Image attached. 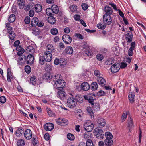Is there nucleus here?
<instances>
[{"label": "nucleus", "instance_id": "nucleus-1", "mask_svg": "<svg viewBox=\"0 0 146 146\" xmlns=\"http://www.w3.org/2000/svg\"><path fill=\"white\" fill-rule=\"evenodd\" d=\"M76 101L74 98L70 97L67 99V105L70 108H74L76 106Z\"/></svg>", "mask_w": 146, "mask_h": 146}, {"label": "nucleus", "instance_id": "nucleus-2", "mask_svg": "<svg viewBox=\"0 0 146 146\" xmlns=\"http://www.w3.org/2000/svg\"><path fill=\"white\" fill-rule=\"evenodd\" d=\"M65 84L64 80L59 79L57 80L54 83V85L56 88L61 90L64 87Z\"/></svg>", "mask_w": 146, "mask_h": 146}, {"label": "nucleus", "instance_id": "nucleus-3", "mask_svg": "<svg viewBox=\"0 0 146 146\" xmlns=\"http://www.w3.org/2000/svg\"><path fill=\"white\" fill-rule=\"evenodd\" d=\"M94 133L96 134V137L99 139H102L104 136V133L100 129L96 128L94 129Z\"/></svg>", "mask_w": 146, "mask_h": 146}, {"label": "nucleus", "instance_id": "nucleus-4", "mask_svg": "<svg viewBox=\"0 0 146 146\" xmlns=\"http://www.w3.org/2000/svg\"><path fill=\"white\" fill-rule=\"evenodd\" d=\"M23 59L25 60V64H31L33 63L34 60V57L31 54H29L27 56H23Z\"/></svg>", "mask_w": 146, "mask_h": 146}, {"label": "nucleus", "instance_id": "nucleus-5", "mask_svg": "<svg viewBox=\"0 0 146 146\" xmlns=\"http://www.w3.org/2000/svg\"><path fill=\"white\" fill-rule=\"evenodd\" d=\"M103 21L105 24L110 25L112 23V19L110 15L105 14L103 16Z\"/></svg>", "mask_w": 146, "mask_h": 146}, {"label": "nucleus", "instance_id": "nucleus-6", "mask_svg": "<svg viewBox=\"0 0 146 146\" xmlns=\"http://www.w3.org/2000/svg\"><path fill=\"white\" fill-rule=\"evenodd\" d=\"M84 97L85 100H88L89 102L91 104H93L94 100L96 99V96L92 94L85 95Z\"/></svg>", "mask_w": 146, "mask_h": 146}, {"label": "nucleus", "instance_id": "nucleus-7", "mask_svg": "<svg viewBox=\"0 0 146 146\" xmlns=\"http://www.w3.org/2000/svg\"><path fill=\"white\" fill-rule=\"evenodd\" d=\"M52 53L49 51H45L44 54V57L45 60L47 62H50L52 59Z\"/></svg>", "mask_w": 146, "mask_h": 146}, {"label": "nucleus", "instance_id": "nucleus-8", "mask_svg": "<svg viewBox=\"0 0 146 146\" xmlns=\"http://www.w3.org/2000/svg\"><path fill=\"white\" fill-rule=\"evenodd\" d=\"M63 41L66 44H70L72 42V38L68 35L67 34L64 35L62 37Z\"/></svg>", "mask_w": 146, "mask_h": 146}, {"label": "nucleus", "instance_id": "nucleus-9", "mask_svg": "<svg viewBox=\"0 0 146 146\" xmlns=\"http://www.w3.org/2000/svg\"><path fill=\"white\" fill-rule=\"evenodd\" d=\"M23 134L25 138L29 140L32 138V134L30 129H27L24 131Z\"/></svg>", "mask_w": 146, "mask_h": 146}, {"label": "nucleus", "instance_id": "nucleus-10", "mask_svg": "<svg viewBox=\"0 0 146 146\" xmlns=\"http://www.w3.org/2000/svg\"><path fill=\"white\" fill-rule=\"evenodd\" d=\"M84 126L85 129L88 132L91 131L94 128L93 123H88V122L86 123Z\"/></svg>", "mask_w": 146, "mask_h": 146}, {"label": "nucleus", "instance_id": "nucleus-11", "mask_svg": "<svg viewBox=\"0 0 146 146\" xmlns=\"http://www.w3.org/2000/svg\"><path fill=\"white\" fill-rule=\"evenodd\" d=\"M119 64L118 63L112 65L110 69L112 73H114L118 71L119 70Z\"/></svg>", "mask_w": 146, "mask_h": 146}, {"label": "nucleus", "instance_id": "nucleus-12", "mask_svg": "<svg viewBox=\"0 0 146 146\" xmlns=\"http://www.w3.org/2000/svg\"><path fill=\"white\" fill-rule=\"evenodd\" d=\"M57 123L59 125H63L68 124V120L64 118H59L56 120Z\"/></svg>", "mask_w": 146, "mask_h": 146}, {"label": "nucleus", "instance_id": "nucleus-13", "mask_svg": "<svg viewBox=\"0 0 146 146\" xmlns=\"http://www.w3.org/2000/svg\"><path fill=\"white\" fill-rule=\"evenodd\" d=\"M80 86L81 89L84 91H87L90 88L89 84L86 82H83Z\"/></svg>", "mask_w": 146, "mask_h": 146}, {"label": "nucleus", "instance_id": "nucleus-14", "mask_svg": "<svg viewBox=\"0 0 146 146\" xmlns=\"http://www.w3.org/2000/svg\"><path fill=\"white\" fill-rule=\"evenodd\" d=\"M54 125L50 123H46L44 126V129L47 131H50L52 130L54 128Z\"/></svg>", "mask_w": 146, "mask_h": 146}, {"label": "nucleus", "instance_id": "nucleus-15", "mask_svg": "<svg viewBox=\"0 0 146 146\" xmlns=\"http://www.w3.org/2000/svg\"><path fill=\"white\" fill-rule=\"evenodd\" d=\"M125 39L127 42L129 43L131 42L132 40L133 35L132 33L130 32H129L125 35Z\"/></svg>", "mask_w": 146, "mask_h": 146}, {"label": "nucleus", "instance_id": "nucleus-16", "mask_svg": "<svg viewBox=\"0 0 146 146\" xmlns=\"http://www.w3.org/2000/svg\"><path fill=\"white\" fill-rule=\"evenodd\" d=\"M97 125L99 127H104L106 124L105 120L102 118L98 119L97 121Z\"/></svg>", "mask_w": 146, "mask_h": 146}, {"label": "nucleus", "instance_id": "nucleus-17", "mask_svg": "<svg viewBox=\"0 0 146 146\" xmlns=\"http://www.w3.org/2000/svg\"><path fill=\"white\" fill-rule=\"evenodd\" d=\"M105 14L111 15L112 14L113 11L111 8L108 6H106L104 8Z\"/></svg>", "mask_w": 146, "mask_h": 146}, {"label": "nucleus", "instance_id": "nucleus-18", "mask_svg": "<svg viewBox=\"0 0 146 146\" xmlns=\"http://www.w3.org/2000/svg\"><path fill=\"white\" fill-rule=\"evenodd\" d=\"M23 56H25V55L23 54L19 57L18 60V64L22 65L25 64V60L23 59Z\"/></svg>", "mask_w": 146, "mask_h": 146}, {"label": "nucleus", "instance_id": "nucleus-19", "mask_svg": "<svg viewBox=\"0 0 146 146\" xmlns=\"http://www.w3.org/2000/svg\"><path fill=\"white\" fill-rule=\"evenodd\" d=\"M17 2L20 9H23L24 8L25 4L24 0H17Z\"/></svg>", "mask_w": 146, "mask_h": 146}, {"label": "nucleus", "instance_id": "nucleus-20", "mask_svg": "<svg viewBox=\"0 0 146 146\" xmlns=\"http://www.w3.org/2000/svg\"><path fill=\"white\" fill-rule=\"evenodd\" d=\"M66 95V94L64 91L60 90L58 92L57 96L61 99H62L65 97Z\"/></svg>", "mask_w": 146, "mask_h": 146}, {"label": "nucleus", "instance_id": "nucleus-21", "mask_svg": "<svg viewBox=\"0 0 146 146\" xmlns=\"http://www.w3.org/2000/svg\"><path fill=\"white\" fill-rule=\"evenodd\" d=\"M38 23V19L36 17H34L31 21V25L32 27H35L37 26Z\"/></svg>", "mask_w": 146, "mask_h": 146}, {"label": "nucleus", "instance_id": "nucleus-22", "mask_svg": "<svg viewBox=\"0 0 146 146\" xmlns=\"http://www.w3.org/2000/svg\"><path fill=\"white\" fill-rule=\"evenodd\" d=\"M12 73L10 68H8L7 70V79L8 82H11V78H12Z\"/></svg>", "mask_w": 146, "mask_h": 146}, {"label": "nucleus", "instance_id": "nucleus-23", "mask_svg": "<svg viewBox=\"0 0 146 146\" xmlns=\"http://www.w3.org/2000/svg\"><path fill=\"white\" fill-rule=\"evenodd\" d=\"M128 127L129 128H131L134 127L133 122V119L131 117L129 116L128 119Z\"/></svg>", "mask_w": 146, "mask_h": 146}, {"label": "nucleus", "instance_id": "nucleus-24", "mask_svg": "<svg viewBox=\"0 0 146 146\" xmlns=\"http://www.w3.org/2000/svg\"><path fill=\"white\" fill-rule=\"evenodd\" d=\"M24 130L23 129L19 128L16 131L15 133L17 136H20L22 134H24Z\"/></svg>", "mask_w": 146, "mask_h": 146}, {"label": "nucleus", "instance_id": "nucleus-25", "mask_svg": "<svg viewBox=\"0 0 146 146\" xmlns=\"http://www.w3.org/2000/svg\"><path fill=\"white\" fill-rule=\"evenodd\" d=\"M65 52L67 54H71L73 53V48L71 46L66 47L65 49Z\"/></svg>", "mask_w": 146, "mask_h": 146}, {"label": "nucleus", "instance_id": "nucleus-26", "mask_svg": "<svg viewBox=\"0 0 146 146\" xmlns=\"http://www.w3.org/2000/svg\"><path fill=\"white\" fill-rule=\"evenodd\" d=\"M35 11L37 13L40 12L42 10V7L40 4H36L35 7Z\"/></svg>", "mask_w": 146, "mask_h": 146}, {"label": "nucleus", "instance_id": "nucleus-27", "mask_svg": "<svg viewBox=\"0 0 146 146\" xmlns=\"http://www.w3.org/2000/svg\"><path fill=\"white\" fill-rule=\"evenodd\" d=\"M52 9L54 13L57 14L59 11L58 7L55 5H53L52 6Z\"/></svg>", "mask_w": 146, "mask_h": 146}, {"label": "nucleus", "instance_id": "nucleus-28", "mask_svg": "<svg viewBox=\"0 0 146 146\" xmlns=\"http://www.w3.org/2000/svg\"><path fill=\"white\" fill-rule=\"evenodd\" d=\"M26 50L28 52L31 53H33L35 51V50L33 47L31 46H29L26 48Z\"/></svg>", "mask_w": 146, "mask_h": 146}, {"label": "nucleus", "instance_id": "nucleus-29", "mask_svg": "<svg viewBox=\"0 0 146 146\" xmlns=\"http://www.w3.org/2000/svg\"><path fill=\"white\" fill-rule=\"evenodd\" d=\"M98 81L99 84L101 85L102 86L104 85L106 82L105 80L102 77H100L98 79Z\"/></svg>", "mask_w": 146, "mask_h": 146}, {"label": "nucleus", "instance_id": "nucleus-30", "mask_svg": "<svg viewBox=\"0 0 146 146\" xmlns=\"http://www.w3.org/2000/svg\"><path fill=\"white\" fill-rule=\"evenodd\" d=\"M104 142L107 146H111L113 144V141L112 139H106L104 141Z\"/></svg>", "mask_w": 146, "mask_h": 146}, {"label": "nucleus", "instance_id": "nucleus-31", "mask_svg": "<svg viewBox=\"0 0 146 146\" xmlns=\"http://www.w3.org/2000/svg\"><path fill=\"white\" fill-rule=\"evenodd\" d=\"M98 87V85L96 82H93L91 85V89L93 91L96 90Z\"/></svg>", "mask_w": 146, "mask_h": 146}, {"label": "nucleus", "instance_id": "nucleus-32", "mask_svg": "<svg viewBox=\"0 0 146 146\" xmlns=\"http://www.w3.org/2000/svg\"><path fill=\"white\" fill-rule=\"evenodd\" d=\"M86 110L89 115L91 116V117L92 118L94 117V114L92 108L90 106L88 107L87 108Z\"/></svg>", "mask_w": 146, "mask_h": 146}, {"label": "nucleus", "instance_id": "nucleus-33", "mask_svg": "<svg viewBox=\"0 0 146 146\" xmlns=\"http://www.w3.org/2000/svg\"><path fill=\"white\" fill-rule=\"evenodd\" d=\"M46 13L47 15L49 16L50 17L52 16L54 14L52 10L50 8H48L46 9Z\"/></svg>", "mask_w": 146, "mask_h": 146}, {"label": "nucleus", "instance_id": "nucleus-34", "mask_svg": "<svg viewBox=\"0 0 146 146\" xmlns=\"http://www.w3.org/2000/svg\"><path fill=\"white\" fill-rule=\"evenodd\" d=\"M30 80L31 83L35 85L36 83V78L35 76L32 75L30 78Z\"/></svg>", "mask_w": 146, "mask_h": 146}, {"label": "nucleus", "instance_id": "nucleus-35", "mask_svg": "<svg viewBox=\"0 0 146 146\" xmlns=\"http://www.w3.org/2000/svg\"><path fill=\"white\" fill-rule=\"evenodd\" d=\"M48 21L49 23L53 25L56 22L55 19L53 16L49 17L48 18Z\"/></svg>", "mask_w": 146, "mask_h": 146}, {"label": "nucleus", "instance_id": "nucleus-36", "mask_svg": "<svg viewBox=\"0 0 146 146\" xmlns=\"http://www.w3.org/2000/svg\"><path fill=\"white\" fill-rule=\"evenodd\" d=\"M47 48L48 50L46 51H49V52L51 53H52L54 52V48L52 45H48L47 46Z\"/></svg>", "mask_w": 146, "mask_h": 146}, {"label": "nucleus", "instance_id": "nucleus-37", "mask_svg": "<svg viewBox=\"0 0 146 146\" xmlns=\"http://www.w3.org/2000/svg\"><path fill=\"white\" fill-rule=\"evenodd\" d=\"M15 20V16L14 14H11L9 18L8 21L11 23L13 22Z\"/></svg>", "mask_w": 146, "mask_h": 146}, {"label": "nucleus", "instance_id": "nucleus-38", "mask_svg": "<svg viewBox=\"0 0 146 146\" xmlns=\"http://www.w3.org/2000/svg\"><path fill=\"white\" fill-rule=\"evenodd\" d=\"M17 146H24L25 143L24 140L23 139L19 140L17 143Z\"/></svg>", "mask_w": 146, "mask_h": 146}, {"label": "nucleus", "instance_id": "nucleus-39", "mask_svg": "<svg viewBox=\"0 0 146 146\" xmlns=\"http://www.w3.org/2000/svg\"><path fill=\"white\" fill-rule=\"evenodd\" d=\"M105 136L106 139H112L113 138V135L112 134L109 132H107L105 133Z\"/></svg>", "mask_w": 146, "mask_h": 146}, {"label": "nucleus", "instance_id": "nucleus-40", "mask_svg": "<svg viewBox=\"0 0 146 146\" xmlns=\"http://www.w3.org/2000/svg\"><path fill=\"white\" fill-rule=\"evenodd\" d=\"M135 94H134L131 93L128 96L129 100L131 103H133L134 101Z\"/></svg>", "mask_w": 146, "mask_h": 146}, {"label": "nucleus", "instance_id": "nucleus-41", "mask_svg": "<svg viewBox=\"0 0 146 146\" xmlns=\"http://www.w3.org/2000/svg\"><path fill=\"white\" fill-rule=\"evenodd\" d=\"M86 146H94L92 141L90 139H88L86 143Z\"/></svg>", "mask_w": 146, "mask_h": 146}, {"label": "nucleus", "instance_id": "nucleus-42", "mask_svg": "<svg viewBox=\"0 0 146 146\" xmlns=\"http://www.w3.org/2000/svg\"><path fill=\"white\" fill-rule=\"evenodd\" d=\"M8 36L9 39L11 40H13L15 37V34L14 32L9 33Z\"/></svg>", "mask_w": 146, "mask_h": 146}, {"label": "nucleus", "instance_id": "nucleus-43", "mask_svg": "<svg viewBox=\"0 0 146 146\" xmlns=\"http://www.w3.org/2000/svg\"><path fill=\"white\" fill-rule=\"evenodd\" d=\"M51 33L53 35H56L58 33L57 29L56 28H53L51 30Z\"/></svg>", "mask_w": 146, "mask_h": 146}, {"label": "nucleus", "instance_id": "nucleus-44", "mask_svg": "<svg viewBox=\"0 0 146 146\" xmlns=\"http://www.w3.org/2000/svg\"><path fill=\"white\" fill-rule=\"evenodd\" d=\"M60 76V75L58 74L56 75H54V76H52L51 79L53 81L54 83L56 82L57 80H59L58 79Z\"/></svg>", "mask_w": 146, "mask_h": 146}, {"label": "nucleus", "instance_id": "nucleus-45", "mask_svg": "<svg viewBox=\"0 0 146 146\" xmlns=\"http://www.w3.org/2000/svg\"><path fill=\"white\" fill-rule=\"evenodd\" d=\"M67 136L68 139L70 140H73L74 139V136L72 134L68 133Z\"/></svg>", "mask_w": 146, "mask_h": 146}, {"label": "nucleus", "instance_id": "nucleus-46", "mask_svg": "<svg viewBox=\"0 0 146 146\" xmlns=\"http://www.w3.org/2000/svg\"><path fill=\"white\" fill-rule=\"evenodd\" d=\"M25 70L26 73H29L31 72V68L28 65H27L25 67Z\"/></svg>", "mask_w": 146, "mask_h": 146}, {"label": "nucleus", "instance_id": "nucleus-47", "mask_svg": "<svg viewBox=\"0 0 146 146\" xmlns=\"http://www.w3.org/2000/svg\"><path fill=\"white\" fill-rule=\"evenodd\" d=\"M45 61L44 59V56H41L39 57V63L41 65L43 64L44 63V61Z\"/></svg>", "mask_w": 146, "mask_h": 146}, {"label": "nucleus", "instance_id": "nucleus-48", "mask_svg": "<svg viewBox=\"0 0 146 146\" xmlns=\"http://www.w3.org/2000/svg\"><path fill=\"white\" fill-rule=\"evenodd\" d=\"M40 31L39 30L36 28H35L33 31V33L35 34V35H37L40 33Z\"/></svg>", "mask_w": 146, "mask_h": 146}, {"label": "nucleus", "instance_id": "nucleus-49", "mask_svg": "<svg viewBox=\"0 0 146 146\" xmlns=\"http://www.w3.org/2000/svg\"><path fill=\"white\" fill-rule=\"evenodd\" d=\"M71 11L72 12H74L76 10V6L75 5H73L70 7Z\"/></svg>", "mask_w": 146, "mask_h": 146}, {"label": "nucleus", "instance_id": "nucleus-50", "mask_svg": "<svg viewBox=\"0 0 146 146\" xmlns=\"http://www.w3.org/2000/svg\"><path fill=\"white\" fill-rule=\"evenodd\" d=\"M129 113V111H127L126 113H123L121 117V119L123 121L125 120L127 117V113Z\"/></svg>", "mask_w": 146, "mask_h": 146}, {"label": "nucleus", "instance_id": "nucleus-51", "mask_svg": "<svg viewBox=\"0 0 146 146\" xmlns=\"http://www.w3.org/2000/svg\"><path fill=\"white\" fill-rule=\"evenodd\" d=\"M91 104L92 105V107L94 110H98L99 109V105L98 104H96L94 103V102H93V104Z\"/></svg>", "mask_w": 146, "mask_h": 146}, {"label": "nucleus", "instance_id": "nucleus-52", "mask_svg": "<svg viewBox=\"0 0 146 146\" xmlns=\"http://www.w3.org/2000/svg\"><path fill=\"white\" fill-rule=\"evenodd\" d=\"M82 9L84 10H86L88 7V5L86 3H83L82 4Z\"/></svg>", "mask_w": 146, "mask_h": 146}, {"label": "nucleus", "instance_id": "nucleus-53", "mask_svg": "<svg viewBox=\"0 0 146 146\" xmlns=\"http://www.w3.org/2000/svg\"><path fill=\"white\" fill-rule=\"evenodd\" d=\"M97 27L100 29H105V26L104 25H103L101 23H100L99 24H98L97 25Z\"/></svg>", "mask_w": 146, "mask_h": 146}, {"label": "nucleus", "instance_id": "nucleus-54", "mask_svg": "<svg viewBox=\"0 0 146 146\" xmlns=\"http://www.w3.org/2000/svg\"><path fill=\"white\" fill-rule=\"evenodd\" d=\"M6 101V98L4 96H1L0 97V102L2 103H5Z\"/></svg>", "mask_w": 146, "mask_h": 146}, {"label": "nucleus", "instance_id": "nucleus-55", "mask_svg": "<svg viewBox=\"0 0 146 146\" xmlns=\"http://www.w3.org/2000/svg\"><path fill=\"white\" fill-rule=\"evenodd\" d=\"M61 60L57 58H56L54 61V64L56 65H58V64L61 63Z\"/></svg>", "mask_w": 146, "mask_h": 146}, {"label": "nucleus", "instance_id": "nucleus-56", "mask_svg": "<svg viewBox=\"0 0 146 146\" xmlns=\"http://www.w3.org/2000/svg\"><path fill=\"white\" fill-rule=\"evenodd\" d=\"M24 21L26 24H29L30 21V17L28 16L26 17Z\"/></svg>", "mask_w": 146, "mask_h": 146}, {"label": "nucleus", "instance_id": "nucleus-57", "mask_svg": "<svg viewBox=\"0 0 146 146\" xmlns=\"http://www.w3.org/2000/svg\"><path fill=\"white\" fill-rule=\"evenodd\" d=\"M59 48L61 50L65 48V46L63 43L60 42L58 45Z\"/></svg>", "mask_w": 146, "mask_h": 146}, {"label": "nucleus", "instance_id": "nucleus-58", "mask_svg": "<svg viewBox=\"0 0 146 146\" xmlns=\"http://www.w3.org/2000/svg\"><path fill=\"white\" fill-rule=\"evenodd\" d=\"M96 58L98 60L101 61L103 59V56L102 55L99 54L97 55Z\"/></svg>", "mask_w": 146, "mask_h": 146}, {"label": "nucleus", "instance_id": "nucleus-59", "mask_svg": "<svg viewBox=\"0 0 146 146\" xmlns=\"http://www.w3.org/2000/svg\"><path fill=\"white\" fill-rule=\"evenodd\" d=\"M133 49H132V47H130L128 51V53L129 56H131L133 55Z\"/></svg>", "mask_w": 146, "mask_h": 146}, {"label": "nucleus", "instance_id": "nucleus-60", "mask_svg": "<svg viewBox=\"0 0 146 146\" xmlns=\"http://www.w3.org/2000/svg\"><path fill=\"white\" fill-rule=\"evenodd\" d=\"M52 78V75L48 73L45 75V78L46 79H50Z\"/></svg>", "mask_w": 146, "mask_h": 146}, {"label": "nucleus", "instance_id": "nucleus-61", "mask_svg": "<svg viewBox=\"0 0 146 146\" xmlns=\"http://www.w3.org/2000/svg\"><path fill=\"white\" fill-rule=\"evenodd\" d=\"M120 67L121 68H123L126 67L127 66V64L125 63L122 62L120 64H119Z\"/></svg>", "mask_w": 146, "mask_h": 146}, {"label": "nucleus", "instance_id": "nucleus-62", "mask_svg": "<svg viewBox=\"0 0 146 146\" xmlns=\"http://www.w3.org/2000/svg\"><path fill=\"white\" fill-rule=\"evenodd\" d=\"M46 109L47 113H48L49 115L50 116H52V112L50 110V109L49 108H47Z\"/></svg>", "mask_w": 146, "mask_h": 146}, {"label": "nucleus", "instance_id": "nucleus-63", "mask_svg": "<svg viewBox=\"0 0 146 146\" xmlns=\"http://www.w3.org/2000/svg\"><path fill=\"white\" fill-rule=\"evenodd\" d=\"M94 74L97 76H99L100 74V72L98 70H94Z\"/></svg>", "mask_w": 146, "mask_h": 146}, {"label": "nucleus", "instance_id": "nucleus-64", "mask_svg": "<svg viewBox=\"0 0 146 146\" xmlns=\"http://www.w3.org/2000/svg\"><path fill=\"white\" fill-rule=\"evenodd\" d=\"M105 94L104 91L100 90L98 92L97 94L98 96H101L102 95H104Z\"/></svg>", "mask_w": 146, "mask_h": 146}]
</instances>
